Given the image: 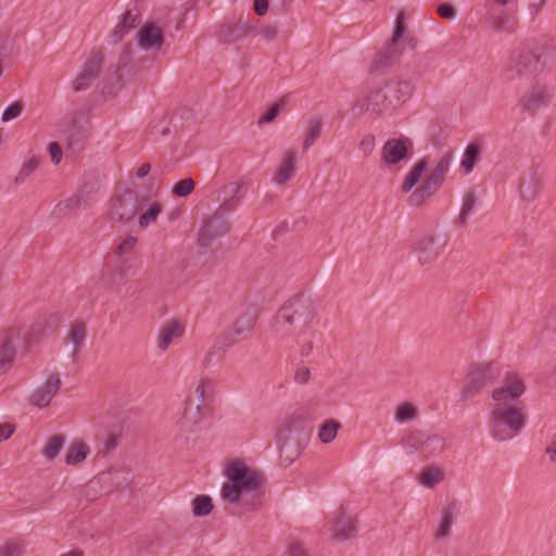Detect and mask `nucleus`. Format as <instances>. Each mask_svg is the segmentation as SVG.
<instances>
[{
	"instance_id": "f8f14e48",
	"label": "nucleus",
	"mask_w": 556,
	"mask_h": 556,
	"mask_svg": "<svg viewBox=\"0 0 556 556\" xmlns=\"http://www.w3.org/2000/svg\"><path fill=\"white\" fill-rule=\"evenodd\" d=\"M102 62L103 58L100 52H91L80 73L72 81V88L75 92L84 91L91 86L101 72Z\"/></svg>"
},
{
	"instance_id": "774afa93",
	"label": "nucleus",
	"mask_w": 556,
	"mask_h": 556,
	"mask_svg": "<svg viewBox=\"0 0 556 556\" xmlns=\"http://www.w3.org/2000/svg\"><path fill=\"white\" fill-rule=\"evenodd\" d=\"M151 166L149 163H143L136 172L138 178H143L150 173Z\"/></svg>"
},
{
	"instance_id": "680f3d73",
	"label": "nucleus",
	"mask_w": 556,
	"mask_h": 556,
	"mask_svg": "<svg viewBox=\"0 0 556 556\" xmlns=\"http://www.w3.org/2000/svg\"><path fill=\"white\" fill-rule=\"evenodd\" d=\"M288 556H309L308 552L302 544L294 542L289 545Z\"/></svg>"
},
{
	"instance_id": "6ab92c4d",
	"label": "nucleus",
	"mask_w": 556,
	"mask_h": 556,
	"mask_svg": "<svg viewBox=\"0 0 556 556\" xmlns=\"http://www.w3.org/2000/svg\"><path fill=\"white\" fill-rule=\"evenodd\" d=\"M388 101L391 108L394 109L399 104L405 102L413 92V85L408 80L400 78H392L383 84Z\"/></svg>"
},
{
	"instance_id": "f257e3e1",
	"label": "nucleus",
	"mask_w": 556,
	"mask_h": 556,
	"mask_svg": "<svg viewBox=\"0 0 556 556\" xmlns=\"http://www.w3.org/2000/svg\"><path fill=\"white\" fill-rule=\"evenodd\" d=\"M316 318V303L309 298L299 295L278 309L273 321V330L281 338L295 336L300 354L308 356L323 336L318 329L312 327Z\"/></svg>"
},
{
	"instance_id": "69168bd1",
	"label": "nucleus",
	"mask_w": 556,
	"mask_h": 556,
	"mask_svg": "<svg viewBox=\"0 0 556 556\" xmlns=\"http://www.w3.org/2000/svg\"><path fill=\"white\" fill-rule=\"evenodd\" d=\"M261 34L265 40L270 41L276 38L278 29L276 26H266L262 29Z\"/></svg>"
},
{
	"instance_id": "9b49d317",
	"label": "nucleus",
	"mask_w": 556,
	"mask_h": 556,
	"mask_svg": "<svg viewBox=\"0 0 556 556\" xmlns=\"http://www.w3.org/2000/svg\"><path fill=\"white\" fill-rule=\"evenodd\" d=\"M413 147V141L405 136L388 139L381 149V161L387 165H396L407 159Z\"/></svg>"
},
{
	"instance_id": "a18cd8bd",
	"label": "nucleus",
	"mask_w": 556,
	"mask_h": 556,
	"mask_svg": "<svg viewBox=\"0 0 556 556\" xmlns=\"http://www.w3.org/2000/svg\"><path fill=\"white\" fill-rule=\"evenodd\" d=\"M40 164V157L33 155L29 160L25 161L18 170L14 182L16 185L22 184L25 181V179L34 173Z\"/></svg>"
},
{
	"instance_id": "5fc2aeb1",
	"label": "nucleus",
	"mask_w": 556,
	"mask_h": 556,
	"mask_svg": "<svg viewBox=\"0 0 556 556\" xmlns=\"http://www.w3.org/2000/svg\"><path fill=\"white\" fill-rule=\"evenodd\" d=\"M274 275L270 270H261L257 273L256 277H255V285L256 287H267L269 285H271L274 282Z\"/></svg>"
},
{
	"instance_id": "2eb2a0df",
	"label": "nucleus",
	"mask_w": 556,
	"mask_h": 556,
	"mask_svg": "<svg viewBox=\"0 0 556 556\" xmlns=\"http://www.w3.org/2000/svg\"><path fill=\"white\" fill-rule=\"evenodd\" d=\"M357 519L348 515L343 509L334 513L331 521V538L338 542L350 540L357 534Z\"/></svg>"
},
{
	"instance_id": "423d86ee",
	"label": "nucleus",
	"mask_w": 556,
	"mask_h": 556,
	"mask_svg": "<svg viewBox=\"0 0 556 556\" xmlns=\"http://www.w3.org/2000/svg\"><path fill=\"white\" fill-rule=\"evenodd\" d=\"M452 163V153H445L434 164L422 185L408 198V204L420 206L430 199L443 185Z\"/></svg>"
},
{
	"instance_id": "4c0bfd02",
	"label": "nucleus",
	"mask_w": 556,
	"mask_h": 556,
	"mask_svg": "<svg viewBox=\"0 0 556 556\" xmlns=\"http://www.w3.org/2000/svg\"><path fill=\"white\" fill-rule=\"evenodd\" d=\"M444 479V470L439 467H425L419 473L418 481L427 486L433 488Z\"/></svg>"
},
{
	"instance_id": "603ef678",
	"label": "nucleus",
	"mask_w": 556,
	"mask_h": 556,
	"mask_svg": "<svg viewBox=\"0 0 556 556\" xmlns=\"http://www.w3.org/2000/svg\"><path fill=\"white\" fill-rule=\"evenodd\" d=\"M22 111H23V104L21 102H15V103L9 105L4 110V112L2 114V121L3 122H8V121H11L13 118H16L17 116H20Z\"/></svg>"
},
{
	"instance_id": "b1692460",
	"label": "nucleus",
	"mask_w": 556,
	"mask_h": 556,
	"mask_svg": "<svg viewBox=\"0 0 556 556\" xmlns=\"http://www.w3.org/2000/svg\"><path fill=\"white\" fill-rule=\"evenodd\" d=\"M296 152L288 150L283 153L281 163L273 178L277 186H285L295 175Z\"/></svg>"
},
{
	"instance_id": "39448f33",
	"label": "nucleus",
	"mask_w": 556,
	"mask_h": 556,
	"mask_svg": "<svg viewBox=\"0 0 556 556\" xmlns=\"http://www.w3.org/2000/svg\"><path fill=\"white\" fill-rule=\"evenodd\" d=\"M545 64L543 48L527 46L514 53L506 67V75L510 79L530 78L539 74Z\"/></svg>"
},
{
	"instance_id": "20e7f679",
	"label": "nucleus",
	"mask_w": 556,
	"mask_h": 556,
	"mask_svg": "<svg viewBox=\"0 0 556 556\" xmlns=\"http://www.w3.org/2000/svg\"><path fill=\"white\" fill-rule=\"evenodd\" d=\"M501 376L498 366L493 362L472 364L467 372L459 396L468 402L479 395L488 386L493 384Z\"/></svg>"
},
{
	"instance_id": "6e6d98bb",
	"label": "nucleus",
	"mask_w": 556,
	"mask_h": 556,
	"mask_svg": "<svg viewBox=\"0 0 556 556\" xmlns=\"http://www.w3.org/2000/svg\"><path fill=\"white\" fill-rule=\"evenodd\" d=\"M375 146V136L366 135L359 143V150L363 152L365 156H368L372 153Z\"/></svg>"
},
{
	"instance_id": "473e14b6",
	"label": "nucleus",
	"mask_w": 556,
	"mask_h": 556,
	"mask_svg": "<svg viewBox=\"0 0 556 556\" xmlns=\"http://www.w3.org/2000/svg\"><path fill=\"white\" fill-rule=\"evenodd\" d=\"M454 504L444 506L441 510V520L435 532L438 539H446L451 535V528L454 519Z\"/></svg>"
},
{
	"instance_id": "1a4fd4ad",
	"label": "nucleus",
	"mask_w": 556,
	"mask_h": 556,
	"mask_svg": "<svg viewBox=\"0 0 556 556\" xmlns=\"http://www.w3.org/2000/svg\"><path fill=\"white\" fill-rule=\"evenodd\" d=\"M447 240L444 236L425 235L416 240L413 253L420 265L433 263L444 251Z\"/></svg>"
},
{
	"instance_id": "4d7b16f0",
	"label": "nucleus",
	"mask_w": 556,
	"mask_h": 556,
	"mask_svg": "<svg viewBox=\"0 0 556 556\" xmlns=\"http://www.w3.org/2000/svg\"><path fill=\"white\" fill-rule=\"evenodd\" d=\"M279 112H280V104L279 103L273 104L267 110V112L260 117L258 124L263 125V124L273 122L278 116Z\"/></svg>"
},
{
	"instance_id": "7ed1b4c3",
	"label": "nucleus",
	"mask_w": 556,
	"mask_h": 556,
	"mask_svg": "<svg viewBox=\"0 0 556 556\" xmlns=\"http://www.w3.org/2000/svg\"><path fill=\"white\" fill-rule=\"evenodd\" d=\"M528 422V414L523 405L509 402H493L488 415L490 435L504 442L517 437Z\"/></svg>"
},
{
	"instance_id": "e2e57ef3",
	"label": "nucleus",
	"mask_w": 556,
	"mask_h": 556,
	"mask_svg": "<svg viewBox=\"0 0 556 556\" xmlns=\"http://www.w3.org/2000/svg\"><path fill=\"white\" fill-rule=\"evenodd\" d=\"M309 379V369L305 366L299 367L294 374V380L299 383H305Z\"/></svg>"
},
{
	"instance_id": "cd10ccee",
	"label": "nucleus",
	"mask_w": 556,
	"mask_h": 556,
	"mask_svg": "<svg viewBox=\"0 0 556 556\" xmlns=\"http://www.w3.org/2000/svg\"><path fill=\"white\" fill-rule=\"evenodd\" d=\"M244 189V185L240 182H230L223 187V202L219 207L225 213H230L238 206V199L241 197V191Z\"/></svg>"
},
{
	"instance_id": "3c124183",
	"label": "nucleus",
	"mask_w": 556,
	"mask_h": 556,
	"mask_svg": "<svg viewBox=\"0 0 556 556\" xmlns=\"http://www.w3.org/2000/svg\"><path fill=\"white\" fill-rule=\"evenodd\" d=\"M425 437L426 433L420 430L413 431L405 437L404 443L405 445L420 452L421 442H424Z\"/></svg>"
},
{
	"instance_id": "bf43d9fd",
	"label": "nucleus",
	"mask_w": 556,
	"mask_h": 556,
	"mask_svg": "<svg viewBox=\"0 0 556 556\" xmlns=\"http://www.w3.org/2000/svg\"><path fill=\"white\" fill-rule=\"evenodd\" d=\"M438 13L441 17L446 20H453L456 16L455 8L448 3L439 5Z\"/></svg>"
},
{
	"instance_id": "de8ad7c7",
	"label": "nucleus",
	"mask_w": 556,
	"mask_h": 556,
	"mask_svg": "<svg viewBox=\"0 0 556 556\" xmlns=\"http://www.w3.org/2000/svg\"><path fill=\"white\" fill-rule=\"evenodd\" d=\"M161 212L162 205L157 202L152 203L149 208L139 216L138 223L140 227L146 228L155 223Z\"/></svg>"
},
{
	"instance_id": "052dcab7",
	"label": "nucleus",
	"mask_w": 556,
	"mask_h": 556,
	"mask_svg": "<svg viewBox=\"0 0 556 556\" xmlns=\"http://www.w3.org/2000/svg\"><path fill=\"white\" fill-rule=\"evenodd\" d=\"M545 454L548 456L551 463L556 464V434L547 442Z\"/></svg>"
},
{
	"instance_id": "a878e982",
	"label": "nucleus",
	"mask_w": 556,
	"mask_h": 556,
	"mask_svg": "<svg viewBox=\"0 0 556 556\" xmlns=\"http://www.w3.org/2000/svg\"><path fill=\"white\" fill-rule=\"evenodd\" d=\"M188 401L199 404L206 409L207 404L213 400V383L206 378H201L194 390L187 396Z\"/></svg>"
},
{
	"instance_id": "f3484780",
	"label": "nucleus",
	"mask_w": 556,
	"mask_h": 556,
	"mask_svg": "<svg viewBox=\"0 0 556 556\" xmlns=\"http://www.w3.org/2000/svg\"><path fill=\"white\" fill-rule=\"evenodd\" d=\"M356 105H358L362 111H372L377 113L392 110L383 85L370 89L363 98L357 100Z\"/></svg>"
},
{
	"instance_id": "4468645a",
	"label": "nucleus",
	"mask_w": 556,
	"mask_h": 556,
	"mask_svg": "<svg viewBox=\"0 0 556 556\" xmlns=\"http://www.w3.org/2000/svg\"><path fill=\"white\" fill-rule=\"evenodd\" d=\"M257 313L253 307H245L233 321L232 327L226 334L227 344L231 345L247 337L254 328Z\"/></svg>"
},
{
	"instance_id": "f704fd0d",
	"label": "nucleus",
	"mask_w": 556,
	"mask_h": 556,
	"mask_svg": "<svg viewBox=\"0 0 556 556\" xmlns=\"http://www.w3.org/2000/svg\"><path fill=\"white\" fill-rule=\"evenodd\" d=\"M89 447L83 441H75L71 444L65 456V463L70 466L80 464L87 458Z\"/></svg>"
},
{
	"instance_id": "ea45409f",
	"label": "nucleus",
	"mask_w": 556,
	"mask_h": 556,
	"mask_svg": "<svg viewBox=\"0 0 556 556\" xmlns=\"http://www.w3.org/2000/svg\"><path fill=\"white\" fill-rule=\"evenodd\" d=\"M65 438L62 434H54L47 439L42 448V455L48 460H53L62 451Z\"/></svg>"
},
{
	"instance_id": "338daca9",
	"label": "nucleus",
	"mask_w": 556,
	"mask_h": 556,
	"mask_svg": "<svg viewBox=\"0 0 556 556\" xmlns=\"http://www.w3.org/2000/svg\"><path fill=\"white\" fill-rule=\"evenodd\" d=\"M254 10L257 15H265L268 10V0H254Z\"/></svg>"
},
{
	"instance_id": "bb28decb",
	"label": "nucleus",
	"mask_w": 556,
	"mask_h": 556,
	"mask_svg": "<svg viewBox=\"0 0 556 556\" xmlns=\"http://www.w3.org/2000/svg\"><path fill=\"white\" fill-rule=\"evenodd\" d=\"M305 416L301 413H294L289 416L281 425L278 438L279 441H287L292 434H300L305 428Z\"/></svg>"
},
{
	"instance_id": "c9c22d12",
	"label": "nucleus",
	"mask_w": 556,
	"mask_h": 556,
	"mask_svg": "<svg viewBox=\"0 0 556 556\" xmlns=\"http://www.w3.org/2000/svg\"><path fill=\"white\" fill-rule=\"evenodd\" d=\"M324 121L320 116H313L307 124L303 140V150L306 151L320 137Z\"/></svg>"
},
{
	"instance_id": "6e6552de",
	"label": "nucleus",
	"mask_w": 556,
	"mask_h": 556,
	"mask_svg": "<svg viewBox=\"0 0 556 556\" xmlns=\"http://www.w3.org/2000/svg\"><path fill=\"white\" fill-rule=\"evenodd\" d=\"M527 386L522 376L516 371H506L498 387L491 392L493 402L518 403L526 393Z\"/></svg>"
},
{
	"instance_id": "9d476101",
	"label": "nucleus",
	"mask_w": 556,
	"mask_h": 556,
	"mask_svg": "<svg viewBox=\"0 0 556 556\" xmlns=\"http://www.w3.org/2000/svg\"><path fill=\"white\" fill-rule=\"evenodd\" d=\"M22 329L10 327L3 331L0 342V371L5 372L13 364L16 349L25 344Z\"/></svg>"
},
{
	"instance_id": "412c9836",
	"label": "nucleus",
	"mask_w": 556,
	"mask_h": 556,
	"mask_svg": "<svg viewBox=\"0 0 556 556\" xmlns=\"http://www.w3.org/2000/svg\"><path fill=\"white\" fill-rule=\"evenodd\" d=\"M141 24V15L137 9L127 10L119 23L110 33V41L117 43L124 39V37L132 29L137 28Z\"/></svg>"
},
{
	"instance_id": "f03ea898",
	"label": "nucleus",
	"mask_w": 556,
	"mask_h": 556,
	"mask_svg": "<svg viewBox=\"0 0 556 556\" xmlns=\"http://www.w3.org/2000/svg\"><path fill=\"white\" fill-rule=\"evenodd\" d=\"M228 481L222 488V498L230 504L240 502L243 494L253 493L260 496L264 485L261 471L247 465L242 459H231L225 468Z\"/></svg>"
},
{
	"instance_id": "58836bf2",
	"label": "nucleus",
	"mask_w": 556,
	"mask_h": 556,
	"mask_svg": "<svg viewBox=\"0 0 556 556\" xmlns=\"http://www.w3.org/2000/svg\"><path fill=\"white\" fill-rule=\"evenodd\" d=\"M477 203V197L475 191L469 190L465 193L463 199V205L457 218V224L462 227H465L467 225V220L469 216L473 213V210L476 207Z\"/></svg>"
},
{
	"instance_id": "aec40b11",
	"label": "nucleus",
	"mask_w": 556,
	"mask_h": 556,
	"mask_svg": "<svg viewBox=\"0 0 556 556\" xmlns=\"http://www.w3.org/2000/svg\"><path fill=\"white\" fill-rule=\"evenodd\" d=\"M163 43V31L153 23L144 24L137 33V45L146 51L160 50Z\"/></svg>"
},
{
	"instance_id": "13d9d810",
	"label": "nucleus",
	"mask_w": 556,
	"mask_h": 556,
	"mask_svg": "<svg viewBox=\"0 0 556 556\" xmlns=\"http://www.w3.org/2000/svg\"><path fill=\"white\" fill-rule=\"evenodd\" d=\"M48 151L51 156V161L53 164H59L62 159V149L58 142H50L48 146Z\"/></svg>"
},
{
	"instance_id": "37998d69",
	"label": "nucleus",
	"mask_w": 556,
	"mask_h": 556,
	"mask_svg": "<svg viewBox=\"0 0 556 556\" xmlns=\"http://www.w3.org/2000/svg\"><path fill=\"white\" fill-rule=\"evenodd\" d=\"M214 508L212 498L208 495H198L192 501V513L197 517L207 516Z\"/></svg>"
},
{
	"instance_id": "c03bdc74",
	"label": "nucleus",
	"mask_w": 556,
	"mask_h": 556,
	"mask_svg": "<svg viewBox=\"0 0 556 556\" xmlns=\"http://www.w3.org/2000/svg\"><path fill=\"white\" fill-rule=\"evenodd\" d=\"M80 205H81V198L79 195H73V197L67 198V199L61 201L60 203H58L56 206L54 207L53 213L58 217H64L70 212L79 208Z\"/></svg>"
},
{
	"instance_id": "e433bc0d",
	"label": "nucleus",
	"mask_w": 556,
	"mask_h": 556,
	"mask_svg": "<svg viewBox=\"0 0 556 556\" xmlns=\"http://www.w3.org/2000/svg\"><path fill=\"white\" fill-rule=\"evenodd\" d=\"M86 325L84 323H75L72 325L66 339L73 345V357L75 358L78 352L80 351L85 339H86Z\"/></svg>"
},
{
	"instance_id": "5701e85b",
	"label": "nucleus",
	"mask_w": 556,
	"mask_h": 556,
	"mask_svg": "<svg viewBox=\"0 0 556 556\" xmlns=\"http://www.w3.org/2000/svg\"><path fill=\"white\" fill-rule=\"evenodd\" d=\"M205 410L206 409L200 407L199 404H193L192 402L186 400L184 413L180 419L177 421V426L181 431H193L203 419Z\"/></svg>"
},
{
	"instance_id": "864d4df0",
	"label": "nucleus",
	"mask_w": 556,
	"mask_h": 556,
	"mask_svg": "<svg viewBox=\"0 0 556 556\" xmlns=\"http://www.w3.org/2000/svg\"><path fill=\"white\" fill-rule=\"evenodd\" d=\"M137 243V238L134 236H127L116 248L115 253L118 256L125 255L128 253Z\"/></svg>"
},
{
	"instance_id": "a19ab883",
	"label": "nucleus",
	"mask_w": 556,
	"mask_h": 556,
	"mask_svg": "<svg viewBox=\"0 0 556 556\" xmlns=\"http://www.w3.org/2000/svg\"><path fill=\"white\" fill-rule=\"evenodd\" d=\"M341 424L336 419H328L321 424L318 431V439L324 444L331 443L338 434Z\"/></svg>"
},
{
	"instance_id": "49530a36",
	"label": "nucleus",
	"mask_w": 556,
	"mask_h": 556,
	"mask_svg": "<svg viewBox=\"0 0 556 556\" xmlns=\"http://www.w3.org/2000/svg\"><path fill=\"white\" fill-rule=\"evenodd\" d=\"M486 22L493 31H501L508 28L509 17L507 13L501 11L498 13H491L486 17Z\"/></svg>"
},
{
	"instance_id": "393cba45",
	"label": "nucleus",
	"mask_w": 556,
	"mask_h": 556,
	"mask_svg": "<svg viewBox=\"0 0 556 556\" xmlns=\"http://www.w3.org/2000/svg\"><path fill=\"white\" fill-rule=\"evenodd\" d=\"M406 25L404 22V14L401 12L396 16L395 28L391 41L380 55L384 63L390 62L393 58L401 53V50L399 49V40L403 37Z\"/></svg>"
},
{
	"instance_id": "09e8293b",
	"label": "nucleus",
	"mask_w": 556,
	"mask_h": 556,
	"mask_svg": "<svg viewBox=\"0 0 556 556\" xmlns=\"http://www.w3.org/2000/svg\"><path fill=\"white\" fill-rule=\"evenodd\" d=\"M194 181L192 178H185L178 181L172 189V192L177 197H187L194 189Z\"/></svg>"
},
{
	"instance_id": "4be33fe9",
	"label": "nucleus",
	"mask_w": 556,
	"mask_h": 556,
	"mask_svg": "<svg viewBox=\"0 0 556 556\" xmlns=\"http://www.w3.org/2000/svg\"><path fill=\"white\" fill-rule=\"evenodd\" d=\"M551 94L545 87L534 86L529 89L521 99L522 109L531 115L549 103Z\"/></svg>"
},
{
	"instance_id": "a211bd4d",
	"label": "nucleus",
	"mask_w": 556,
	"mask_h": 556,
	"mask_svg": "<svg viewBox=\"0 0 556 556\" xmlns=\"http://www.w3.org/2000/svg\"><path fill=\"white\" fill-rule=\"evenodd\" d=\"M255 25L251 18L240 17L235 24H224L219 29V39L225 43H233L245 38Z\"/></svg>"
},
{
	"instance_id": "7c9ffc66",
	"label": "nucleus",
	"mask_w": 556,
	"mask_h": 556,
	"mask_svg": "<svg viewBox=\"0 0 556 556\" xmlns=\"http://www.w3.org/2000/svg\"><path fill=\"white\" fill-rule=\"evenodd\" d=\"M445 448H446V442L442 435L426 434L424 442H421L420 453L425 457H432V456L443 453L445 451Z\"/></svg>"
},
{
	"instance_id": "8fccbe9b",
	"label": "nucleus",
	"mask_w": 556,
	"mask_h": 556,
	"mask_svg": "<svg viewBox=\"0 0 556 556\" xmlns=\"http://www.w3.org/2000/svg\"><path fill=\"white\" fill-rule=\"evenodd\" d=\"M24 546L16 541H8L0 546V556H22Z\"/></svg>"
},
{
	"instance_id": "72a5a7b5",
	"label": "nucleus",
	"mask_w": 556,
	"mask_h": 556,
	"mask_svg": "<svg viewBox=\"0 0 556 556\" xmlns=\"http://www.w3.org/2000/svg\"><path fill=\"white\" fill-rule=\"evenodd\" d=\"M481 151L482 148L477 142H471L467 146L460 162V166L466 174H469L473 170L476 164L480 161Z\"/></svg>"
},
{
	"instance_id": "0eeeda50",
	"label": "nucleus",
	"mask_w": 556,
	"mask_h": 556,
	"mask_svg": "<svg viewBox=\"0 0 556 556\" xmlns=\"http://www.w3.org/2000/svg\"><path fill=\"white\" fill-rule=\"evenodd\" d=\"M148 199L131 189H125L111 202V215L119 222L132 219L147 204Z\"/></svg>"
},
{
	"instance_id": "dca6fc26",
	"label": "nucleus",
	"mask_w": 556,
	"mask_h": 556,
	"mask_svg": "<svg viewBox=\"0 0 556 556\" xmlns=\"http://www.w3.org/2000/svg\"><path fill=\"white\" fill-rule=\"evenodd\" d=\"M62 386L59 374H50L29 396V403L39 408L48 406Z\"/></svg>"
},
{
	"instance_id": "ddd939ff",
	"label": "nucleus",
	"mask_w": 556,
	"mask_h": 556,
	"mask_svg": "<svg viewBox=\"0 0 556 556\" xmlns=\"http://www.w3.org/2000/svg\"><path fill=\"white\" fill-rule=\"evenodd\" d=\"M227 214L228 213H225V211H222L220 207H218L215 214L204 223L199 235V242L202 245L208 244L214 239L222 237L229 231L230 224L226 216Z\"/></svg>"
},
{
	"instance_id": "c756f323",
	"label": "nucleus",
	"mask_w": 556,
	"mask_h": 556,
	"mask_svg": "<svg viewBox=\"0 0 556 556\" xmlns=\"http://www.w3.org/2000/svg\"><path fill=\"white\" fill-rule=\"evenodd\" d=\"M184 333L182 325L177 320H170L165 324L157 339V346L161 350H166L169 344L177 338L181 337Z\"/></svg>"
},
{
	"instance_id": "2f4dec72",
	"label": "nucleus",
	"mask_w": 556,
	"mask_h": 556,
	"mask_svg": "<svg viewBox=\"0 0 556 556\" xmlns=\"http://www.w3.org/2000/svg\"><path fill=\"white\" fill-rule=\"evenodd\" d=\"M429 165V162L426 157L419 160L409 170L406 178L404 179L401 190L404 193L409 192L420 180L421 175L425 173Z\"/></svg>"
},
{
	"instance_id": "79ce46f5",
	"label": "nucleus",
	"mask_w": 556,
	"mask_h": 556,
	"mask_svg": "<svg viewBox=\"0 0 556 556\" xmlns=\"http://www.w3.org/2000/svg\"><path fill=\"white\" fill-rule=\"evenodd\" d=\"M418 416L419 413L417 407L409 402L399 404L394 412V419L400 424L415 420Z\"/></svg>"
},
{
	"instance_id": "c85d7f7f",
	"label": "nucleus",
	"mask_w": 556,
	"mask_h": 556,
	"mask_svg": "<svg viewBox=\"0 0 556 556\" xmlns=\"http://www.w3.org/2000/svg\"><path fill=\"white\" fill-rule=\"evenodd\" d=\"M543 187V176L533 170L529 179L520 184V197L525 201H533L541 192Z\"/></svg>"
},
{
	"instance_id": "0e129e2a",
	"label": "nucleus",
	"mask_w": 556,
	"mask_h": 556,
	"mask_svg": "<svg viewBox=\"0 0 556 556\" xmlns=\"http://www.w3.org/2000/svg\"><path fill=\"white\" fill-rule=\"evenodd\" d=\"M14 432V427L10 424H0V442L8 440Z\"/></svg>"
}]
</instances>
